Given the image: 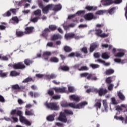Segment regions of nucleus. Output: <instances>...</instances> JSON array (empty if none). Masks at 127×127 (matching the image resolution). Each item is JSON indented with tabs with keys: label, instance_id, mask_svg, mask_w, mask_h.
Listing matches in <instances>:
<instances>
[{
	"label": "nucleus",
	"instance_id": "1",
	"mask_svg": "<svg viewBox=\"0 0 127 127\" xmlns=\"http://www.w3.org/2000/svg\"><path fill=\"white\" fill-rule=\"evenodd\" d=\"M14 115H17L20 117L19 121L20 123H22L26 125V126H31V123L28 121L24 117L22 116V112L20 110H16V109L12 110L10 112L11 116H14Z\"/></svg>",
	"mask_w": 127,
	"mask_h": 127
},
{
	"label": "nucleus",
	"instance_id": "2",
	"mask_svg": "<svg viewBox=\"0 0 127 127\" xmlns=\"http://www.w3.org/2000/svg\"><path fill=\"white\" fill-rule=\"evenodd\" d=\"M45 106L47 109H50L52 111H58L59 110V106L57 105L56 102H51L48 103L47 101L45 103Z\"/></svg>",
	"mask_w": 127,
	"mask_h": 127
},
{
	"label": "nucleus",
	"instance_id": "3",
	"mask_svg": "<svg viewBox=\"0 0 127 127\" xmlns=\"http://www.w3.org/2000/svg\"><path fill=\"white\" fill-rule=\"evenodd\" d=\"M87 105H88V102L86 101L79 103L76 105H75L74 103H69L68 107L72 109H82L83 107H85V106H87Z\"/></svg>",
	"mask_w": 127,
	"mask_h": 127
},
{
	"label": "nucleus",
	"instance_id": "4",
	"mask_svg": "<svg viewBox=\"0 0 127 127\" xmlns=\"http://www.w3.org/2000/svg\"><path fill=\"white\" fill-rule=\"evenodd\" d=\"M8 66V67H12V68H13V69H20L21 70H22L23 69H25L26 67L25 65H24V64L22 62H19L14 64H9Z\"/></svg>",
	"mask_w": 127,
	"mask_h": 127
},
{
	"label": "nucleus",
	"instance_id": "5",
	"mask_svg": "<svg viewBox=\"0 0 127 127\" xmlns=\"http://www.w3.org/2000/svg\"><path fill=\"white\" fill-rule=\"evenodd\" d=\"M99 48V44L97 42H94L90 44V47L89 48V52L90 53H92L97 49V48Z\"/></svg>",
	"mask_w": 127,
	"mask_h": 127
},
{
	"label": "nucleus",
	"instance_id": "6",
	"mask_svg": "<svg viewBox=\"0 0 127 127\" xmlns=\"http://www.w3.org/2000/svg\"><path fill=\"white\" fill-rule=\"evenodd\" d=\"M51 6L52 7V10H53L54 11H59V10H61V9L62 8V5L61 4L56 5L51 4Z\"/></svg>",
	"mask_w": 127,
	"mask_h": 127
},
{
	"label": "nucleus",
	"instance_id": "7",
	"mask_svg": "<svg viewBox=\"0 0 127 127\" xmlns=\"http://www.w3.org/2000/svg\"><path fill=\"white\" fill-rule=\"evenodd\" d=\"M78 37H79L76 36V34H75L73 33L65 34L64 35V38L66 40H68L69 39H72L73 38H75V39H77Z\"/></svg>",
	"mask_w": 127,
	"mask_h": 127
},
{
	"label": "nucleus",
	"instance_id": "8",
	"mask_svg": "<svg viewBox=\"0 0 127 127\" xmlns=\"http://www.w3.org/2000/svg\"><path fill=\"white\" fill-rule=\"evenodd\" d=\"M27 1L28 2H30V1H31V0H22L21 1L18 2L17 5H19V6L24 5L25 8H27L29 6V4L26 3V2H27Z\"/></svg>",
	"mask_w": 127,
	"mask_h": 127
},
{
	"label": "nucleus",
	"instance_id": "9",
	"mask_svg": "<svg viewBox=\"0 0 127 127\" xmlns=\"http://www.w3.org/2000/svg\"><path fill=\"white\" fill-rule=\"evenodd\" d=\"M58 120L59 121H60V122L67 123V118H66V115H65L64 112H61Z\"/></svg>",
	"mask_w": 127,
	"mask_h": 127
},
{
	"label": "nucleus",
	"instance_id": "10",
	"mask_svg": "<svg viewBox=\"0 0 127 127\" xmlns=\"http://www.w3.org/2000/svg\"><path fill=\"white\" fill-rule=\"evenodd\" d=\"M49 10H52L51 4H48L47 6L44 7V8L42 9V11L44 14H47Z\"/></svg>",
	"mask_w": 127,
	"mask_h": 127
},
{
	"label": "nucleus",
	"instance_id": "11",
	"mask_svg": "<svg viewBox=\"0 0 127 127\" xmlns=\"http://www.w3.org/2000/svg\"><path fill=\"white\" fill-rule=\"evenodd\" d=\"M97 92L99 94V95L100 97H102V96H104V95L106 94L107 93H108V90L106 89H104L103 88H100L98 91Z\"/></svg>",
	"mask_w": 127,
	"mask_h": 127
},
{
	"label": "nucleus",
	"instance_id": "12",
	"mask_svg": "<svg viewBox=\"0 0 127 127\" xmlns=\"http://www.w3.org/2000/svg\"><path fill=\"white\" fill-rule=\"evenodd\" d=\"M84 17L86 20H92L94 18L93 13H88L84 15Z\"/></svg>",
	"mask_w": 127,
	"mask_h": 127
},
{
	"label": "nucleus",
	"instance_id": "13",
	"mask_svg": "<svg viewBox=\"0 0 127 127\" xmlns=\"http://www.w3.org/2000/svg\"><path fill=\"white\" fill-rule=\"evenodd\" d=\"M95 101H96V103L94 105V107L96 108L97 110H98V109L99 110L101 109V107H102V103H101L102 101L101 100V99H97V100H96Z\"/></svg>",
	"mask_w": 127,
	"mask_h": 127
},
{
	"label": "nucleus",
	"instance_id": "14",
	"mask_svg": "<svg viewBox=\"0 0 127 127\" xmlns=\"http://www.w3.org/2000/svg\"><path fill=\"white\" fill-rule=\"evenodd\" d=\"M116 10H117V7H113L106 10V12H108L110 15H113L116 12Z\"/></svg>",
	"mask_w": 127,
	"mask_h": 127
},
{
	"label": "nucleus",
	"instance_id": "15",
	"mask_svg": "<svg viewBox=\"0 0 127 127\" xmlns=\"http://www.w3.org/2000/svg\"><path fill=\"white\" fill-rule=\"evenodd\" d=\"M53 90L55 91L56 93H64L65 91H66V89L65 88H57L55 87L53 88Z\"/></svg>",
	"mask_w": 127,
	"mask_h": 127
},
{
	"label": "nucleus",
	"instance_id": "16",
	"mask_svg": "<svg viewBox=\"0 0 127 127\" xmlns=\"http://www.w3.org/2000/svg\"><path fill=\"white\" fill-rule=\"evenodd\" d=\"M69 98L70 100H72L74 102H76V103H78L80 101V98L75 95L69 96Z\"/></svg>",
	"mask_w": 127,
	"mask_h": 127
},
{
	"label": "nucleus",
	"instance_id": "17",
	"mask_svg": "<svg viewBox=\"0 0 127 127\" xmlns=\"http://www.w3.org/2000/svg\"><path fill=\"white\" fill-rule=\"evenodd\" d=\"M57 75L55 74L52 73L51 75L47 74L45 75V78L47 80H51V79H56Z\"/></svg>",
	"mask_w": 127,
	"mask_h": 127
},
{
	"label": "nucleus",
	"instance_id": "18",
	"mask_svg": "<svg viewBox=\"0 0 127 127\" xmlns=\"http://www.w3.org/2000/svg\"><path fill=\"white\" fill-rule=\"evenodd\" d=\"M50 32V30L49 28H47L44 29V30L43 31V33L42 34V36L43 37H45V38H46L47 36H48V33Z\"/></svg>",
	"mask_w": 127,
	"mask_h": 127
},
{
	"label": "nucleus",
	"instance_id": "19",
	"mask_svg": "<svg viewBox=\"0 0 127 127\" xmlns=\"http://www.w3.org/2000/svg\"><path fill=\"white\" fill-rule=\"evenodd\" d=\"M62 36L59 34H55L53 36L52 40V41H55V40H58V39H62Z\"/></svg>",
	"mask_w": 127,
	"mask_h": 127
},
{
	"label": "nucleus",
	"instance_id": "20",
	"mask_svg": "<svg viewBox=\"0 0 127 127\" xmlns=\"http://www.w3.org/2000/svg\"><path fill=\"white\" fill-rule=\"evenodd\" d=\"M87 80H91L93 81H97L98 80V78H97V76H95V74H93L92 73H89V75L87 77Z\"/></svg>",
	"mask_w": 127,
	"mask_h": 127
},
{
	"label": "nucleus",
	"instance_id": "21",
	"mask_svg": "<svg viewBox=\"0 0 127 127\" xmlns=\"http://www.w3.org/2000/svg\"><path fill=\"white\" fill-rule=\"evenodd\" d=\"M25 34H30L32 32V26L26 27L25 28V31L24 32Z\"/></svg>",
	"mask_w": 127,
	"mask_h": 127
},
{
	"label": "nucleus",
	"instance_id": "22",
	"mask_svg": "<svg viewBox=\"0 0 127 127\" xmlns=\"http://www.w3.org/2000/svg\"><path fill=\"white\" fill-rule=\"evenodd\" d=\"M24 35H25L24 32L16 30V36L17 37H22V36H24Z\"/></svg>",
	"mask_w": 127,
	"mask_h": 127
},
{
	"label": "nucleus",
	"instance_id": "23",
	"mask_svg": "<svg viewBox=\"0 0 127 127\" xmlns=\"http://www.w3.org/2000/svg\"><path fill=\"white\" fill-rule=\"evenodd\" d=\"M85 9H86V10H88V11H95V10H97V7H94L93 6H89L87 5L85 7Z\"/></svg>",
	"mask_w": 127,
	"mask_h": 127
},
{
	"label": "nucleus",
	"instance_id": "24",
	"mask_svg": "<svg viewBox=\"0 0 127 127\" xmlns=\"http://www.w3.org/2000/svg\"><path fill=\"white\" fill-rule=\"evenodd\" d=\"M12 89L13 90H17L19 92H20L21 89H22V86H19L18 84H15L12 86Z\"/></svg>",
	"mask_w": 127,
	"mask_h": 127
},
{
	"label": "nucleus",
	"instance_id": "25",
	"mask_svg": "<svg viewBox=\"0 0 127 127\" xmlns=\"http://www.w3.org/2000/svg\"><path fill=\"white\" fill-rule=\"evenodd\" d=\"M20 72H17L15 70H12L10 72V76L11 77H16V76H19Z\"/></svg>",
	"mask_w": 127,
	"mask_h": 127
},
{
	"label": "nucleus",
	"instance_id": "26",
	"mask_svg": "<svg viewBox=\"0 0 127 127\" xmlns=\"http://www.w3.org/2000/svg\"><path fill=\"white\" fill-rule=\"evenodd\" d=\"M50 61L53 63H58L59 59L56 57H53L50 59Z\"/></svg>",
	"mask_w": 127,
	"mask_h": 127
},
{
	"label": "nucleus",
	"instance_id": "27",
	"mask_svg": "<svg viewBox=\"0 0 127 127\" xmlns=\"http://www.w3.org/2000/svg\"><path fill=\"white\" fill-rule=\"evenodd\" d=\"M115 57H117L118 58H122V57H124L125 56L124 52H118L114 55Z\"/></svg>",
	"mask_w": 127,
	"mask_h": 127
},
{
	"label": "nucleus",
	"instance_id": "28",
	"mask_svg": "<svg viewBox=\"0 0 127 127\" xmlns=\"http://www.w3.org/2000/svg\"><path fill=\"white\" fill-rule=\"evenodd\" d=\"M118 96L121 101H125L126 100V97H125V95L123 94V93L121 92H119L118 93Z\"/></svg>",
	"mask_w": 127,
	"mask_h": 127
},
{
	"label": "nucleus",
	"instance_id": "29",
	"mask_svg": "<svg viewBox=\"0 0 127 127\" xmlns=\"http://www.w3.org/2000/svg\"><path fill=\"white\" fill-rule=\"evenodd\" d=\"M114 73H115V70L112 68L107 69L105 72L106 75H112V74H114Z\"/></svg>",
	"mask_w": 127,
	"mask_h": 127
},
{
	"label": "nucleus",
	"instance_id": "30",
	"mask_svg": "<svg viewBox=\"0 0 127 127\" xmlns=\"http://www.w3.org/2000/svg\"><path fill=\"white\" fill-rule=\"evenodd\" d=\"M7 72H3L2 70H0V77L1 78H6L7 77Z\"/></svg>",
	"mask_w": 127,
	"mask_h": 127
},
{
	"label": "nucleus",
	"instance_id": "31",
	"mask_svg": "<svg viewBox=\"0 0 127 127\" xmlns=\"http://www.w3.org/2000/svg\"><path fill=\"white\" fill-rule=\"evenodd\" d=\"M64 51H65V52H66L67 53H69V52H71V51H72V48L68 46H65L64 47Z\"/></svg>",
	"mask_w": 127,
	"mask_h": 127
},
{
	"label": "nucleus",
	"instance_id": "32",
	"mask_svg": "<svg viewBox=\"0 0 127 127\" xmlns=\"http://www.w3.org/2000/svg\"><path fill=\"white\" fill-rule=\"evenodd\" d=\"M97 62H99V63H102L105 65V66H110V63H106L105 61H103L102 59H98L97 60Z\"/></svg>",
	"mask_w": 127,
	"mask_h": 127
},
{
	"label": "nucleus",
	"instance_id": "33",
	"mask_svg": "<svg viewBox=\"0 0 127 127\" xmlns=\"http://www.w3.org/2000/svg\"><path fill=\"white\" fill-rule=\"evenodd\" d=\"M54 118H55V116L51 115L47 117V120L48 122H53L55 120Z\"/></svg>",
	"mask_w": 127,
	"mask_h": 127
},
{
	"label": "nucleus",
	"instance_id": "34",
	"mask_svg": "<svg viewBox=\"0 0 127 127\" xmlns=\"http://www.w3.org/2000/svg\"><path fill=\"white\" fill-rule=\"evenodd\" d=\"M24 63L26 65V66H29V65L32 63V61L28 59H25L24 61Z\"/></svg>",
	"mask_w": 127,
	"mask_h": 127
},
{
	"label": "nucleus",
	"instance_id": "35",
	"mask_svg": "<svg viewBox=\"0 0 127 127\" xmlns=\"http://www.w3.org/2000/svg\"><path fill=\"white\" fill-rule=\"evenodd\" d=\"M34 14L35 15L38 16V17H40L41 16V10L37 9L34 11Z\"/></svg>",
	"mask_w": 127,
	"mask_h": 127
},
{
	"label": "nucleus",
	"instance_id": "36",
	"mask_svg": "<svg viewBox=\"0 0 127 127\" xmlns=\"http://www.w3.org/2000/svg\"><path fill=\"white\" fill-rule=\"evenodd\" d=\"M89 70V67L86 65L82 66L78 69V71H88Z\"/></svg>",
	"mask_w": 127,
	"mask_h": 127
},
{
	"label": "nucleus",
	"instance_id": "37",
	"mask_svg": "<svg viewBox=\"0 0 127 127\" xmlns=\"http://www.w3.org/2000/svg\"><path fill=\"white\" fill-rule=\"evenodd\" d=\"M102 33H103V31L100 29H95V34L97 36H100L101 37V35H102Z\"/></svg>",
	"mask_w": 127,
	"mask_h": 127
},
{
	"label": "nucleus",
	"instance_id": "38",
	"mask_svg": "<svg viewBox=\"0 0 127 127\" xmlns=\"http://www.w3.org/2000/svg\"><path fill=\"white\" fill-rule=\"evenodd\" d=\"M104 5H111V4H113V0H104Z\"/></svg>",
	"mask_w": 127,
	"mask_h": 127
},
{
	"label": "nucleus",
	"instance_id": "39",
	"mask_svg": "<svg viewBox=\"0 0 127 127\" xmlns=\"http://www.w3.org/2000/svg\"><path fill=\"white\" fill-rule=\"evenodd\" d=\"M101 57L102 58H103V59H109V58H110V56L108 55V53H107V52H105L102 53Z\"/></svg>",
	"mask_w": 127,
	"mask_h": 127
},
{
	"label": "nucleus",
	"instance_id": "40",
	"mask_svg": "<svg viewBox=\"0 0 127 127\" xmlns=\"http://www.w3.org/2000/svg\"><path fill=\"white\" fill-rule=\"evenodd\" d=\"M61 69L63 71H69L70 70V67L67 65H63L61 66Z\"/></svg>",
	"mask_w": 127,
	"mask_h": 127
},
{
	"label": "nucleus",
	"instance_id": "41",
	"mask_svg": "<svg viewBox=\"0 0 127 127\" xmlns=\"http://www.w3.org/2000/svg\"><path fill=\"white\" fill-rule=\"evenodd\" d=\"M106 12H107V11L106 10H99L96 11V14H98V15H102Z\"/></svg>",
	"mask_w": 127,
	"mask_h": 127
},
{
	"label": "nucleus",
	"instance_id": "42",
	"mask_svg": "<svg viewBox=\"0 0 127 127\" xmlns=\"http://www.w3.org/2000/svg\"><path fill=\"white\" fill-rule=\"evenodd\" d=\"M49 28L50 30H52V31H54V30H56V29H57V26L55 25H50L49 26Z\"/></svg>",
	"mask_w": 127,
	"mask_h": 127
},
{
	"label": "nucleus",
	"instance_id": "43",
	"mask_svg": "<svg viewBox=\"0 0 127 127\" xmlns=\"http://www.w3.org/2000/svg\"><path fill=\"white\" fill-rule=\"evenodd\" d=\"M90 67H91L92 69H97V68H100V65L97 64H91Z\"/></svg>",
	"mask_w": 127,
	"mask_h": 127
},
{
	"label": "nucleus",
	"instance_id": "44",
	"mask_svg": "<svg viewBox=\"0 0 127 127\" xmlns=\"http://www.w3.org/2000/svg\"><path fill=\"white\" fill-rule=\"evenodd\" d=\"M89 75H90L89 72H84L80 74V77L81 78H86L88 77Z\"/></svg>",
	"mask_w": 127,
	"mask_h": 127
},
{
	"label": "nucleus",
	"instance_id": "45",
	"mask_svg": "<svg viewBox=\"0 0 127 127\" xmlns=\"http://www.w3.org/2000/svg\"><path fill=\"white\" fill-rule=\"evenodd\" d=\"M80 51H82V52H83L84 54H88V48L87 47L82 48L80 49Z\"/></svg>",
	"mask_w": 127,
	"mask_h": 127
},
{
	"label": "nucleus",
	"instance_id": "46",
	"mask_svg": "<svg viewBox=\"0 0 127 127\" xmlns=\"http://www.w3.org/2000/svg\"><path fill=\"white\" fill-rule=\"evenodd\" d=\"M76 14L80 16H83L85 14V10H79L76 12Z\"/></svg>",
	"mask_w": 127,
	"mask_h": 127
},
{
	"label": "nucleus",
	"instance_id": "47",
	"mask_svg": "<svg viewBox=\"0 0 127 127\" xmlns=\"http://www.w3.org/2000/svg\"><path fill=\"white\" fill-rule=\"evenodd\" d=\"M31 81H32V78L28 77L24 79L22 81V83H28V82H31Z\"/></svg>",
	"mask_w": 127,
	"mask_h": 127
},
{
	"label": "nucleus",
	"instance_id": "48",
	"mask_svg": "<svg viewBox=\"0 0 127 127\" xmlns=\"http://www.w3.org/2000/svg\"><path fill=\"white\" fill-rule=\"evenodd\" d=\"M64 114H66V115H73L74 113H73V112L71 110H65L64 111Z\"/></svg>",
	"mask_w": 127,
	"mask_h": 127
},
{
	"label": "nucleus",
	"instance_id": "49",
	"mask_svg": "<svg viewBox=\"0 0 127 127\" xmlns=\"http://www.w3.org/2000/svg\"><path fill=\"white\" fill-rule=\"evenodd\" d=\"M52 55V54L51 53V52L46 51V52H44V53H43L44 57V56H51Z\"/></svg>",
	"mask_w": 127,
	"mask_h": 127
},
{
	"label": "nucleus",
	"instance_id": "50",
	"mask_svg": "<svg viewBox=\"0 0 127 127\" xmlns=\"http://www.w3.org/2000/svg\"><path fill=\"white\" fill-rule=\"evenodd\" d=\"M11 15V13H10V10L7 11L4 14H3V16L6 17V16H10Z\"/></svg>",
	"mask_w": 127,
	"mask_h": 127
},
{
	"label": "nucleus",
	"instance_id": "51",
	"mask_svg": "<svg viewBox=\"0 0 127 127\" xmlns=\"http://www.w3.org/2000/svg\"><path fill=\"white\" fill-rule=\"evenodd\" d=\"M122 2H123V0H113V3H115V4H120V3H122Z\"/></svg>",
	"mask_w": 127,
	"mask_h": 127
},
{
	"label": "nucleus",
	"instance_id": "52",
	"mask_svg": "<svg viewBox=\"0 0 127 127\" xmlns=\"http://www.w3.org/2000/svg\"><path fill=\"white\" fill-rule=\"evenodd\" d=\"M40 17H35L32 18V22L35 23V22H37L39 19H40Z\"/></svg>",
	"mask_w": 127,
	"mask_h": 127
},
{
	"label": "nucleus",
	"instance_id": "53",
	"mask_svg": "<svg viewBox=\"0 0 127 127\" xmlns=\"http://www.w3.org/2000/svg\"><path fill=\"white\" fill-rule=\"evenodd\" d=\"M12 20H13V21H14V22H15L16 23H18V22H19V20L18 19V18H17V17L16 16L13 17L12 18Z\"/></svg>",
	"mask_w": 127,
	"mask_h": 127
},
{
	"label": "nucleus",
	"instance_id": "54",
	"mask_svg": "<svg viewBox=\"0 0 127 127\" xmlns=\"http://www.w3.org/2000/svg\"><path fill=\"white\" fill-rule=\"evenodd\" d=\"M61 96L60 95H55L52 97L53 100H60Z\"/></svg>",
	"mask_w": 127,
	"mask_h": 127
},
{
	"label": "nucleus",
	"instance_id": "55",
	"mask_svg": "<svg viewBox=\"0 0 127 127\" xmlns=\"http://www.w3.org/2000/svg\"><path fill=\"white\" fill-rule=\"evenodd\" d=\"M48 94L49 95V96H52L53 95H54V91L53 90H48Z\"/></svg>",
	"mask_w": 127,
	"mask_h": 127
},
{
	"label": "nucleus",
	"instance_id": "56",
	"mask_svg": "<svg viewBox=\"0 0 127 127\" xmlns=\"http://www.w3.org/2000/svg\"><path fill=\"white\" fill-rule=\"evenodd\" d=\"M5 102V99H4V97H3L2 95H0V102L4 103Z\"/></svg>",
	"mask_w": 127,
	"mask_h": 127
},
{
	"label": "nucleus",
	"instance_id": "57",
	"mask_svg": "<svg viewBox=\"0 0 127 127\" xmlns=\"http://www.w3.org/2000/svg\"><path fill=\"white\" fill-rule=\"evenodd\" d=\"M25 115H26V116H31V115H32V113L30 111L26 109L25 112Z\"/></svg>",
	"mask_w": 127,
	"mask_h": 127
},
{
	"label": "nucleus",
	"instance_id": "58",
	"mask_svg": "<svg viewBox=\"0 0 127 127\" xmlns=\"http://www.w3.org/2000/svg\"><path fill=\"white\" fill-rule=\"evenodd\" d=\"M61 106L62 107H63V108H68L69 106V103H63L61 104Z\"/></svg>",
	"mask_w": 127,
	"mask_h": 127
},
{
	"label": "nucleus",
	"instance_id": "59",
	"mask_svg": "<svg viewBox=\"0 0 127 127\" xmlns=\"http://www.w3.org/2000/svg\"><path fill=\"white\" fill-rule=\"evenodd\" d=\"M109 36V34H105V33H103L101 34V35H100V37L102 38H105L106 37H108Z\"/></svg>",
	"mask_w": 127,
	"mask_h": 127
},
{
	"label": "nucleus",
	"instance_id": "60",
	"mask_svg": "<svg viewBox=\"0 0 127 127\" xmlns=\"http://www.w3.org/2000/svg\"><path fill=\"white\" fill-rule=\"evenodd\" d=\"M111 101H112L113 105H117L118 104V103H117V101H116V98H115L114 97H113L111 98Z\"/></svg>",
	"mask_w": 127,
	"mask_h": 127
},
{
	"label": "nucleus",
	"instance_id": "61",
	"mask_svg": "<svg viewBox=\"0 0 127 127\" xmlns=\"http://www.w3.org/2000/svg\"><path fill=\"white\" fill-rule=\"evenodd\" d=\"M106 81L107 84H111V83H112V79L111 77H108L106 79Z\"/></svg>",
	"mask_w": 127,
	"mask_h": 127
},
{
	"label": "nucleus",
	"instance_id": "62",
	"mask_svg": "<svg viewBox=\"0 0 127 127\" xmlns=\"http://www.w3.org/2000/svg\"><path fill=\"white\" fill-rule=\"evenodd\" d=\"M11 119L13 120L14 123H17V122H18V119H17V118L16 117H14L13 116H12L11 117Z\"/></svg>",
	"mask_w": 127,
	"mask_h": 127
},
{
	"label": "nucleus",
	"instance_id": "63",
	"mask_svg": "<svg viewBox=\"0 0 127 127\" xmlns=\"http://www.w3.org/2000/svg\"><path fill=\"white\" fill-rule=\"evenodd\" d=\"M47 47H53V43L52 42H48L47 44Z\"/></svg>",
	"mask_w": 127,
	"mask_h": 127
},
{
	"label": "nucleus",
	"instance_id": "64",
	"mask_svg": "<svg viewBox=\"0 0 127 127\" xmlns=\"http://www.w3.org/2000/svg\"><path fill=\"white\" fill-rule=\"evenodd\" d=\"M114 88V85L113 84H111L108 87V89L109 91H113V88Z\"/></svg>",
	"mask_w": 127,
	"mask_h": 127
}]
</instances>
